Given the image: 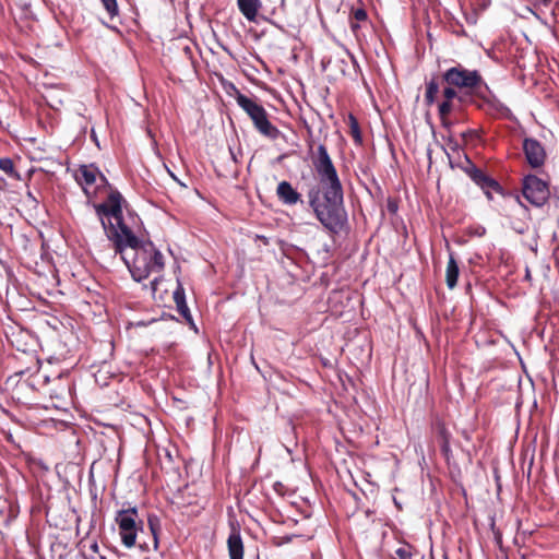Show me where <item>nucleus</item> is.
Returning a JSON list of instances; mask_svg holds the SVG:
<instances>
[{
	"instance_id": "nucleus-23",
	"label": "nucleus",
	"mask_w": 559,
	"mask_h": 559,
	"mask_svg": "<svg viewBox=\"0 0 559 559\" xmlns=\"http://www.w3.org/2000/svg\"><path fill=\"white\" fill-rule=\"evenodd\" d=\"M441 126L448 131H451L453 127V121L450 120L449 116L440 117Z\"/></svg>"
},
{
	"instance_id": "nucleus-5",
	"label": "nucleus",
	"mask_w": 559,
	"mask_h": 559,
	"mask_svg": "<svg viewBox=\"0 0 559 559\" xmlns=\"http://www.w3.org/2000/svg\"><path fill=\"white\" fill-rule=\"evenodd\" d=\"M139 518L138 509L135 507L119 510L116 514L115 521L119 527V534L122 544L127 548H132L136 542Z\"/></svg>"
},
{
	"instance_id": "nucleus-13",
	"label": "nucleus",
	"mask_w": 559,
	"mask_h": 559,
	"mask_svg": "<svg viewBox=\"0 0 559 559\" xmlns=\"http://www.w3.org/2000/svg\"><path fill=\"white\" fill-rule=\"evenodd\" d=\"M459 273H460L459 265H457L454 257L452 254H450L449 262L447 265V271H445V282H447V286L450 289H453L456 286Z\"/></svg>"
},
{
	"instance_id": "nucleus-12",
	"label": "nucleus",
	"mask_w": 559,
	"mask_h": 559,
	"mask_svg": "<svg viewBox=\"0 0 559 559\" xmlns=\"http://www.w3.org/2000/svg\"><path fill=\"white\" fill-rule=\"evenodd\" d=\"M237 5L249 22H255L262 4L260 0H237Z\"/></svg>"
},
{
	"instance_id": "nucleus-22",
	"label": "nucleus",
	"mask_w": 559,
	"mask_h": 559,
	"mask_svg": "<svg viewBox=\"0 0 559 559\" xmlns=\"http://www.w3.org/2000/svg\"><path fill=\"white\" fill-rule=\"evenodd\" d=\"M174 300L176 305L181 302V300H186L185 289L181 285H178V287L174 292Z\"/></svg>"
},
{
	"instance_id": "nucleus-8",
	"label": "nucleus",
	"mask_w": 559,
	"mask_h": 559,
	"mask_svg": "<svg viewBox=\"0 0 559 559\" xmlns=\"http://www.w3.org/2000/svg\"><path fill=\"white\" fill-rule=\"evenodd\" d=\"M523 150L527 159V163L536 168L544 164L546 153L543 145L535 139H525L523 142Z\"/></svg>"
},
{
	"instance_id": "nucleus-2",
	"label": "nucleus",
	"mask_w": 559,
	"mask_h": 559,
	"mask_svg": "<svg viewBox=\"0 0 559 559\" xmlns=\"http://www.w3.org/2000/svg\"><path fill=\"white\" fill-rule=\"evenodd\" d=\"M312 165L319 182L308 189V204L317 219L328 230L337 234L347 222L344 191L337 170L323 144L318 146Z\"/></svg>"
},
{
	"instance_id": "nucleus-10",
	"label": "nucleus",
	"mask_w": 559,
	"mask_h": 559,
	"mask_svg": "<svg viewBox=\"0 0 559 559\" xmlns=\"http://www.w3.org/2000/svg\"><path fill=\"white\" fill-rule=\"evenodd\" d=\"M97 177H99L102 181H105V177L94 165H82L78 171L76 180L86 191L87 187L96 183Z\"/></svg>"
},
{
	"instance_id": "nucleus-32",
	"label": "nucleus",
	"mask_w": 559,
	"mask_h": 559,
	"mask_svg": "<svg viewBox=\"0 0 559 559\" xmlns=\"http://www.w3.org/2000/svg\"><path fill=\"white\" fill-rule=\"evenodd\" d=\"M350 27H352V29L355 32V31L359 27V25H358L357 23H354V22H353V23H352V25H350Z\"/></svg>"
},
{
	"instance_id": "nucleus-6",
	"label": "nucleus",
	"mask_w": 559,
	"mask_h": 559,
	"mask_svg": "<svg viewBox=\"0 0 559 559\" xmlns=\"http://www.w3.org/2000/svg\"><path fill=\"white\" fill-rule=\"evenodd\" d=\"M549 191L545 181L536 176H527L524 179L523 195L524 198L536 206H542L547 198Z\"/></svg>"
},
{
	"instance_id": "nucleus-3",
	"label": "nucleus",
	"mask_w": 559,
	"mask_h": 559,
	"mask_svg": "<svg viewBox=\"0 0 559 559\" xmlns=\"http://www.w3.org/2000/svg\"><path fill=\"white\" fill-rule=\"evenodd\" d=\"M442 80L448 85H454L461 93H467L471 102L473 96L485 98L488 92V86L479 72L461 64L448 69L442 74Z\"/></svg>"
},
{
	"instance_id": "nucleus-31",
	"label": "nucleus",
	"mask_w": 559,
	"mask_h": 559,
	"mask_svg": "<svg viewBox=\"0 0 559 559\" xmlns=\"http://www.w3.org/2000/svg\"><path fill=\"white\" fill-rule=\"evenodd\" d=\"M538 1H539L542 4H544V5H548V4L551 2V0H538Z\"/></svg>"
},
{
	"instance_id": "nucleus-14",
	"label": "nucleus",
	"mask_w": 559,
	"mask_h": 559,
	"mask_svg": "<svg viewBox=\"0 0 559 559\" xmlns=\"http://www.w3.org/2000/svg\"><path fill=\"white\" fill-rule=\"evenodd\" d=\"M443 99L456 100L459 104L472 103L467 93H461L454 85H448L442 91Z\"/></svg>"
},
{
	"instance_id": "nucleus-9",
	"label": "nucleus",
	"mask_w": 559,
	"mask_h": 559,
	"mask_svg": "<svg viewBox=\"0 0 559 559\" xmlns=\"http://www.w3.org/2000/svg\"><path fill=\"white\" fill-rule=\"evenodd\" d=\"M276 195L278 200L288 206L297 203H302L301 194L288 181H281L276 188Z\"/></svg>"
},
{
	"instance_id": "nucleus-25",
	"label": "nucleus",
	"mask_w": 559,
	"mask_h": 559,
	"mask_svg": "<svg viewBox=\"0 0 559 559\" xmlns=\"http://www.w3.org/2000/svg\"><path fill=\"white\" fill-rule=\"evenodd\" d=\"M354 17L356 21H365L367 19V13L365 10L362 9H357L355 12H354Z\"/></svg>"
},
{
	"instance_id": "nucleus-21",
	"label": "nucleus",
	"mask_w": 559,
	"mask_h": 559,
	"mask_svg": "<svg viewBox=\"0 0 559 559\" xmlns=\"http://www.w3.org/2000/svg\"><path fill=\"white\" fill-rule=\"evenodd\" d=\"M177 310L178 312L189 322L192 321V316L190 313L189 307L186 302V300H181V302L177 304Z\"/></svg>"
},
{
	"instance_id": "nucleus-24",
	"label": "nucleus",
	"mask_w": 559,
	"mask_h": 559,
	"mask_svg": "<svg viewBox=\"0 0 559 559\" xmlns=\"http://www.w3.org/2000/svg\"><path fill=\"white\" fill-rule=\"evenodd\" d=\"M350 121H352V133H353V135L356 139H360L358 123H357L356 119L353 116H350Z\"/></svg>"
},
{
	"instance_id": "nucleus-18",
	"label": "nucleus",
	"mask_w": 559,
	"mask_h": 559,
	"mask_svg": "<svg viewBox=\"0 0 559 559\" xmlns=\"http://www.w3.org/2000/svg\"><path fill=\"white\" fill-rule=\"evenodd\" d=\"M0 170L9 176L14 175V165L12 159L9 157H0Z\"/></svg>"
},
{
	"instance_id": "nucleus-33",
	"label": "nucleus",
	"mask_w": 559,
	"mask_h": 559,
	"mask_svg": "<svg viewBox=\"0 0 559 559\" xmlns=\"http://www.w3.org/2000/svg\"><path fill=\"white\" fill-rule=\"evenodd\" d=\"M168 173H169V175H170L175 180H177V178L175 177V174H173L169 169H168Z\"/></svg>"
},
{
	"instance_id": "nucleus-20",
	"label": "nucleus",
	"mask_w": 559,
	"mask_h": 559,
	"mask_svg": "<svg viewBox=\"0 0 559 559\" xmlns=\"http://www.w3.org/2000/svg\"><path fill=\"white\" fill-rule=\"evenodd\" d=\"M104 8L108 12L110 17H114L118 14V4L116 0H100Z\"/></svg>"
},
{
	"instance_id": "nucleus-28",
	"label": "nucleus",
	"mask_w": 559,
	"mask_h": 559,
	"mask_svg": "<svg viewBox=\"0 0 559 559\" xmlns=\"http://www.w3.org/2000/svg\"><path fill=\"white\" fill-rule=\"evenodd\" d=\"M440 436L442 437V442L445 440V438L449 439V433L443 426L440 427Z\"/></svg>"
},
{
	"instance_id": "nucleus-4",
	"label": "nucleus",
	"mask_w": 559,
	"mask_h": 559,
	"mask_svg": "<svg viewBox=\"0 0 559 559\" xmlns=\"http://www.w3.org/2000/svg\"><path fill=\"white\" fill-rule=\"evenodd\" d=\"M236 103L250 117L254 128L261 134L272 140L280 136V130L270 122L267 112L262 105L240 92H237Z\"/></svg>"
},
{
	"instance_id": "nucleus-1",
	"label": "nucleus",
	"mask_w": 559,
	"mask_h": 559,
	"mask_svg": "<svg viewBox=\"0 0 559 559\" xmlns=\"http://www.w3.org/2000/svg\"><path fill=\"white\" fill-rule=\"evenodd\" d=\"M123 198L118 191L109 193L107 200L95 205L105 233L136 282L146 280L164 267L163 254L151 241H141L122 218Z\"/></svg>"
},
{
	"instance_id": "nucleus-17",
	"label": "nucleus",
	"mask_w": 559,
	"mask_h": 559,
	"mask_svg": "<svg viewBox=\"0 0 559 559\" xmlns=\"http://www.w3.org/2000/svg\"><path fill=\"white\" fill-rule=\"evenodd\" d=\"M147 524H148V527H150L151 533L154 538V548L157 549V547H158L157 534H158V530H159V520L155 515H150L147 519Z\"/></svg>"
},
{
	"instance_id": "nucleus-29",
	"label": "nucleus",
	"mask_w": 559,
	"mask_h": 559,
	"mask_svg": "<svg viewBox=\"0 0 559 559\" xmlns=\"http://www.w3.org/2000/svg\"><path fill=\"white\" fill-rule=\"evenodd\" d=\"M440 436L442 437V442L445 440V438L449 439V433L443 426L440 427Z\"/></svg>"
},
{
	"instance_id": "nucleus-26",
	"label": "nucleus",
	"mask_w": 559,
	"mask_h": 559,
	"mask_svg": "<svg viewBox=\"0 0 559 559\" xmlns=\"http://www.w3.org/2000/svg\"><path fill=\"white\" fill-rule=\"evenodd\" d=\"M496 109L499 110V112H501L502 115H509L510 114V109L504 106L503 104L497 102V104L495 105Z\"/></svg>"
},
{
	"instance_id": "nucleus-27",
	"label": "nucleus",
	"mask_w": 559,
	"mask_h": 559,
	"mask_svg": "<svg viewBox=\"0 0 559 559\" xmlns=\"http://www.w3.org/2000/svg\"><path fill=\"white\" fill-rule=\"evenodd\" d=\"M441 451L448 455L449 452H450V443H449V439L445 438V440L442 442L441 444Z\"/></svg>"
},
{
	"instance_id": "nucleus-11",
	"label": "nucleus",
	"mask_w": 559,
	"mask_h": 559,
	"mask_svg": "<svg viewBox=\"0 0 559 559\" xmlns=\"http://www.w3.org/2000/svg\"><path fill=\"white\" fill-rule=\"evenodd\" d=\"M227 547L230 559H243V544L239 531L233 530L230 532Z\"/></svg>"
},
{
	"instance_id": "nucleus-15",
	"label": "nucleus",
	"mask_w": 559,
	"mask_h": 559,
	"mask_svg": "<svg viewBox=\"0 0 559 559\" xmlns=\"http://www.w3.org/2000/svg\"><path fill=\"white\" fill-rule=\"evenodd\" d=\"M464 104H459L456 100L443 99L438 105L439 117L449 116L453 111L461 110Z\"/></svg>"
},
{
	"instance_id": "nucleus-19",
	"label": "nucleus",
	"mask_w": 559,
	"mask_h": 559,
	"mask_svg": "<svg viewBox=\"0 0 559 559\" xmlns=\"http://www.w3.org/2000/svg\"><path fill=\"white\" fill-rule=\"evenodd\" d=\"M395 555L397 559H412V547L409 545L401 546L395 550Z\"/></svg>"
},
{
	"instance_id": "nucleus-7",
	"label": "nucleus",
	"mask_w": 559,
	"mask_h": 559,
	"mask_svg": "<svg viewBox=\"0 0 559 559\" xmlns=\"http://www.w3.org/2000/svg\"><path fill=\"white\" fill-rule=\"evenodd\" d=\"M467 164L468 165L464 168L465 173L477 186H479L486 192L488 197H490V189L496 191L500 190V186L495 179L487 176L481 169L477 168L468 159Z\"/></svg>"
},
{
	"instance_id": "nucleus-30",
	"label": "nucleus",
	"mask_w": 559,
	"mask_h": 559,
	"mask_svg": "<svg viewBox=\"0 0 559 559\" xmlns=\"http://www.w3.org/2000/svg\"><path fill=\"white\" fill-rule=\"evenodd\" d=\"M230 155H231V158L235 163H238V159H237V155L233 152V150L230 148Z\"/></svg>"
},
{
	"instance_id": "nucleus-16",
	"label": "nucleus",
	"mask_w": 559,
	"mask_h": 559,
	"mask_svg": "<svg viewBox=\"0 0 559 559\" xmlns=\"http://www.w3.org/2000/svg\"><path fill=\"white\" fill-rule=\"evenodd\" d=\"M439 91L440 85L435 79L426 83L425 102L427 105H432L436 102Z\"/></svg>"
}]
</instances>
